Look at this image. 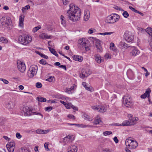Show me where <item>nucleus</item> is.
I'll use <instances>...</instances> for the list:
<instances>
[{
    "mask_svg": "<svg viewBox=\"0 0 152 152\" xmlns=\"http://www.w3.org/2000/svg\"><path fill=\"white\" fill-rule=\"evenodd\" d=\"M53 109V107H48L45 108V110L46 111L49 112L52 110Z\"/></svg>",
    "mask_w": 152,
    "mask_h": 152,
    "instance_id": "obj_48",
    "label": "nucleus"
},
{
    "mask_svg": "<svg viewBox=\"0 0 152 152\" xmlns=\"http://www.w3.org/2000/svg\"><path fill=\"white\" fill-rule=\"evenodd\" d=\"M68 137L69 138L70 142H71L74 140V137L73 136L68 135Z\"/></svg>",
    "mask_w": 152,
    "mask_h": 152,
    "instance_id": "obj_50",
    "label": "nucleus"
},
{
    "mask_svg": "<svg viewBox=\"0 0 152 152\" xmlns=\"http://www.w3.org/2000/svg\"><path fill=\"white\" fill-rule=\"evenodd\" d=\"M37 69L38 67L37 66L35 65L31 66L27 73L28 77L30 78H32L36 75Z\"/></svg>",
    "mask_w": 152,
    "mask_h": 152,
    "instance_id": "obj_6",
    "label": "nucleus"
},
{
    "mask_svg": "<svg viewBox=\"0 0 152 152\" xmlns=\"http://www.w3.org/2000/svg\"><path fill=\"white\" fill-rule=\"evenodd\" d=\"M101 121H102L101 118L99 117L97 115V117L95 118L94 123V124L96 125L99 124V123Z\"/></svg>",
    "mask_w": 152,
    "mask_h": 152,
    "instance_id": "obj_27",
    "label": "nucleus"
},
{
    "mask_svg": "<svg viewBox=\"0 0 152 152\" xmlns=\"http://www.w3.org/2000/svg\"><path fill=\"white\" fill-rule=\"evenodd\" d=\"M72 106V104L71 103H68L67 104L66 103L65 106L67 109H69L71 108Z\"/></svg>",
    "mask_w": 152,
    "mask_h": 152,
    "instance_id": "obj_45",
    "label": "nucleus"
},
{
    "mask_svg": "<svg viewBox=\"0 0 152 152\" xmlns=\"http://www.w3.org/2000/svg\"><path fill=\"white\" fill-rule=\"evenodd\" d=\"M112 132L111 131H106L104 132L103 133V134L105 136H106L107 135H108L110 134H112Z\"/></svg>",
    "mask_w": 152,
    "mask_h": 152,
    "instance_id": "obj_38",
    "label": "nucleus"
},
{
    "mask_svg": "<svg viewBox=\"0 0 152 152\" xmlns=\"http://www.w3.org/2000/svg\"><path fill=\"white\" fill-rule=\"evenodd\" d=\"M39 63L43 65H47V66H53L50 64H48L46 61L44 59H42L40 60Z\"/></svg>",
    "mask_w": 152,
    "mask_h": 152,
    "instance_id": "obj_30",
    "label": "nucleus"
},
{
    "mask_svg": "<svg viewBox=\"0 0 152 152\" xmlns=\"http://www.w3.org/2000/svg\"><path fill=\"white\" fill-rule=\"evenodd\" d=\"M92 40L93 43L95 44V45L97 48V51L98 52H101L102 51V49L100 44V41L96 38H92Z\"/></svg>",
    "mask_w": 152,
    "mask_h": 152,
    "instance_id": "obj_9",
    "label": "nucleus"
},
{
    "mask_svg": "<svg viewBox=\"0 0 152 152\" xmlns=\"http://www.w3.org/2000/svg\"><path fill=\"white\" fill-rule=\"evenodd\" d=\"M75 126H77L78 127H80L81 128H84L86 127H90L91 128L93 127L91 125H85L83 124H75Z\"/></svg>",
    "mask_w": 152,
    "mask_h": 152,
    "instance_id": "obj_24",
    "label": "nucleus"
},
{
    "mask_svg": "<svg viewBox=\"0 0 152 152\" xmlns=\"http://www.w3.org/2000/svg\"><path fill=\"white\" fill-rule=\"evenodd\" d=\"M120 45L124 48H127L128 47V45L124 42L121 41L120 42Z\"/></svg>",
    "mask_w": 152,
    "mask_h": 152,
    "instance_id": "obj_31",
    "label": "nucleus"
},
{
    "mask_svg": "<svg viewBox=\"0 0 152 152\" xmlns=\"http://www.w3.org/2000/svg\"><path fill=\"white\" fill-rule=\"evenodd\" d=\"M48 144L47 143H45L44 144V146L45 148L46 149L47 148L48 150H49V149L48 148Z\"/></svg>",
    "mask_w": 152,
    "mask_h": 152,
    "instance_id": "obj_64",
    "label": "nucleus"
},
{
    "mask_svg": "<svg viewBox=\"0 0 152 152\" xmlns=\"http://www.w3.org/2000/svg\"><path fill=\"white\" fill-rule=\"evenodd\" d=\"M42 85L40 82H37L36 83V86L38 88H40L42 87Z\"/></svg>",
    "mask_w": 152,
    "mask_h": 152,
    "instance_id": "obj_42",
    "label": "nucleus"
},
{
    "mask_svg": "<svg viewBox=\"0 0 152 152\" xmlns=\"http://www.w3.org/2000/svg\"><path fill=\"white\" fill-rule=\"evenodd\" d=\"M54 77L53 76H51L49 78L46 79V80L47 81H49L50 82H51L53 81V80L54 79Z\"/></svg>",
    "mask_w": 152,
    "mask_h": 152,
    "instance_id": "obj_47",
    "label": "nucleus"
},
{
    "mask_svg": "<svg viewBox=\"0 0 152 152\" xmlns=\"http://www.w3.org/2000/svg\"><path fill=\"white\" fill-rule=\"evenodd\" d=\"M0 41L2 43H6L8 42V40L7 39L4 37L0 38Z\"/></svg>",
    "mask_w": 152,
    "mask_h": 152,
    "instance_id": "obj_34",
    "label": "nucleus"
},
{
    "mask_svg": "<svg viewBox=\"0 0 152 152\" xmlns=\"http://www.w3.org/2000/svg\"><path fill=\"white\" fill-rule=\"evenodd\" d=\"M64 142L65 143H68L70 142L69 138L68 137V136H67L66 137H64L63 139Z\"/></svg>",
    "mask_w": 152,
    "mask_h": 152,
    "instance_id": "obj_40",
    "label": "nucleus"
},
{
    "mask_svg": "<svg viewBox=\"0 0 152 152\" xmlns=\"http://www.w3.org/2000/svg\"><path fill=\"white\" fill-rule=\"evenodd\" d=\"M63 2L64 5H66L68 3L67 0H63Z\"/></svg>",
    "mask_w": 152,
    "mask_h": 152,
    "instance_id": "obj_62",
    "label": "nucleus"
},
{
    "mask_svg": "<svg viewBox=\"0 0 152 152\" xmlns=\"http://www.w3.org/2000/svg\"><path fill=\"white\" fill-rule=\"evenodd\" d=\"M146 32L150 35L152 36V28H147Z\"/></svg>",
    "mask_w": 152,
    "mask_h": 152,
    "instance_id": "obj_37",
    "label": "nucleus"
},
{
    "mask_svg": "<svg viewBox=\"0 0 152 152\" xmlns=\"http://www.w3.org/2000/svg\"><path fill=\"white\" fill-rule=\"evenodd\" d=\"M104 57L105 58H107V59H110L111 58V57H110L109 56V54L108 53H106L104 55Z\"/></svg>",
    "mask_w": 152,
    "mask_h": 152,
    "instance_id": "obj_55",
    "label": "nucleus"
},
{
    "mask_svg": "<svg viewBox=\"0 0 152 152\" xmlns=\"http://www.w3.org/2000/svg\"><path fill=\"white\" fill-rule=\"evenodd\" d=\"M0 22L2 26L6 27L11 25L12 20L9 17H3L0 20Z\"/></svg>",
    "mask_w": 152,
    "mask_h": 152,
    "instance_id": "obj_8",
    "label": "nucleus"
},
{
    "mask_svg": "<svg viewBox=\"0 0 152 152\" xmlns=\"http://www.w3.org/2000/svg\"><path fill=\"white\" fill-rule=\"evenodd\" d=\"M84 117L89 121H92L93 120L92 118L86 114H84L83 115Z\"/></svg>",
    "mask_w": 152,
    "mask_h": 152,
    "instance_id": "obj_36",
    "label": "nucleus"
},
{
    "mask_svg": "<svg viewBox=\"0 0 152 152\" xmlns=\"http://www.w3.org/2000/svg\"><path fill=\"white\" fill-rule=\"evenodd\" d=\"M48 48L52 54H53L56 57H58V55L54 49L51 48L50 47H48Z\"/></svg>",
    "mask_w": 152,
    "mask_h": 152,
    "instance_id": "obj_28",
    "label": "nucleus"
},
{
    "mask_svg": "<svg viewBox=\"0 0 152 152\" xmlns=\"http://www.w3.org/2000/svg\"><path fill=\"white\" fill-rule=\"evenodd\" d=\"M128 77L130 79H132L134 76V74L133 71L130 69L128 70L126 73Z\"/></svg>",
    "mask_w": 152,
    "mask_h": 152,
    "instance_id": "obj_18",
    "label": "nucleus"
},
{
    "mask_svg": "<svg viewBox=\"0 0 152 152\" xmlns=\"http://www.w3.org/2000/svg\"><path fill=\"white\" fill-rule=\"evenodd\" d=\"M94 56L95 61L98 63L100 64L101 62H102L104 61L103 58L99 55L96 54L94 55Z\"/></svg>",
    "mask_w": 152,
    "mask_h": 152,
    "instance_id": "obj_15",
    "label": "nucleus"
},
{
    "mask_svg": "<svg viewBox=\"0 0 152 152\" xmlns=\"http://www.w3.org/2000/svg\"><path fill=\"white\" fill-rule=\"evenodd\" d=\"M123 15L125 18H127L129 17V14L127 11H125L123 13Z\"/></svg>",
    "mask_w": 152,
    "mask_h": 152,
    "instance_id": "obj_44",
    "label": "nucleus"
},
{
    "mask_svg": "<svg viewBox=\"0 0 152 152\" xmlns=\"http://www.w3.org/2000/svg\"><path fill=\"white\" fill-rule=\"evenodd\" d=\"M134 36L130 32H126L124 35V39L128 42H130L132 41L134 39Z\"/></svg>",
    "mask_w": 152,
    "mask_h": 152,
    "instance_id": "obj_11",
    "label": "nucleus"
},
{
    "mask_svg": "<svg viewBox=\"0 0 152 152\" xmlns=\"http://www.w3.org/2000/svg\"><path fill=\"white\" fill-rule=\"evenodd\" d=\"M140 53V51L137 48H134L130 52V54L132 56H135L138 55Z\"/></svg>",
    "mask_w": 152,
    "mask_h": 152,
    "instance_id": "obj_17",
    "label": "nucleus"
},
{
    "mask_svg": "<svg viewBox=\"0 0 152 152\" xmlns=\"http://www.w3.org/2000/svg\"><path fill=\"white\" fill-rule=\"evenodd\" d=\"M113 140L116 143H118V140L116 137H114L113 138Z\"/></svg>",
    "mask_w": 152,
    "mask_h": 152,
    "instance_id": "obj_58",
    "label": "nucleus"
},
{
    "mask_svg": "<svg viewBox=\"0 0 152 152\" xmlns=\"http://www.w3.org/2000/svg\"><path fill=\"white\" fill-rule=\"evenodd\" d=\"M22 113L23 114L24 113V115L25 116L36 115H40L41 116L42 118L43 117V115L39 113L32 112V110L31 109H30L28 106H25L23 107Z\"/></svg>",
    "mask_w": 152,
    "mask_h": 152,
    "instance_id": "obj_4",
    "label": "nucleus"
},
{
    "mask_svg": "<svg viewBox=\"0 0 152 152\" xmlns=\"http://www.w3.org/2000/svg\"><path fill=\"white\" fill-rule=\"evenodd\" d=\"M131 140V139H126L125 141V144L129 148L130 146Z\"/></svg>",
    "mask_w": 152,
    "mask_h": 152,
    "instance_id": "obj_33",
    "label": "nucleus"
},
{
    "mask_svg": "<svg viewBox=\"0 0 152 152\" xmlns=\"http://www.w3.org/2000/svg\"><path fill=\"white\" fill-rule=\"evenodd\" d=\"M151 92V90L149 88H148L145 92L141 96V97L142 99H145L147 96L148 98L150 97V94Z\"/></svg>",
    "mask_w": 152,
    "mask_h": 152,
    "instance_id": "obj_16",
    "label": "nucleus"
},
{
    "mask_svg": "<svg viewBox=\"0 0 152 152\" xmlns=\"http://www.w3.org/2000/svg\"><path fill=\"white\" fill-rule=\"evenodd\" d=\"M15 106V103L12 101L10 102L7 104V107L10 109H13Z\"/></svg>",
    "mask_w": 152,
    "mask_h": 152,
    "instance_id": "obj_26",
    "label": "nucleus"
},
{
    "mask_svg": "<svg viewBox=\"0 0 152 152\" xmlns=\"http://www.w3.org/2000/svg\"><path fill=\"white\" fill-rule=\"evenodd\" d=\"M85 88L86 90L90 92H92L94 91L93 88L91 87H87V86Z\"/></svg>",
    "mask_w": 152,
    "mask_h": 152,
    "instance_id": "obj_39",
    "label": "nucleus"
},
{
    "mask_svg": "<svg viewBox=\"0 0 152 152\" xmlns=\"http://www.w3.org/2000/svg\"><path fill=\"white\" fill-rule=\"evenodd\" d=\"M110 49L115 52H116L117 51V49L115 46L114 47H113L112 48H110Z\"/></svg>",
    "mask_w": 152,
    "mask_h": 152,
    "instance_id": "obj_63",
    "label": "nucleus"
},
{
    "mask_svg": "<svg viewBox=\"0 0 152 152\" xmlns=\"http://www.w3.org/2000/svg\"><path fill=\"white\" fill-rule=\"evenodd\" d=\"M0 80L3 81L5 84H7L9 83V81L8 80L3 78H0Z\"/></svg>",
    "mask_w": 152,
    "mask_h": 152,
    "instance_id": "obj_49",
    "label": "nucleus"
},
{
    "mask_svg": "<svg viewBox=\"0 0 152 152\" xmlns=\"http://www.w3.org/2000/svg\"><path fill=\"white\" fill-rule=\"evenodd\" d=\"M71 107L74 110H76L77 111L78 110V108L77 107L74 106L72 104V106Z\"/></svg>",
    "mask_w": 152,
    "mask_h": 152,
    "instance_id": "obj_56",
    "label": "nucleus"
},
{
    "mask_svg": "<svg viewBox=\"0 0 152 152\" xmlns=\"http://www.w3.org/2000/svg\"><path fill=\"white\" fill-rule=\"evenodd\" d=\"M24 15H21L19 18V25L20 26L22 27L23 25V21L24 20Z\"/></svg>",
    "mask_w": 152,
    "mask_h": 152,
    "instance_id": "obj_23",
    "label": "nucleus"
},
{
    "mask_svg": "<svg viewBox=\"0 0 152 152\" xmlns=\"http://www.w3.org/2000/svg\"><path fill=\"white\" fill-rule=\"evenodd\" d=\"M91 108L94 110H97L98 111V110L99 109V107H97L95 106H92Z\"/></svg>",
    "mask_w": 152,
    "mask_h": 152,
    "instance_id": "obj_57",
    "label": "nucleus"
},
{
    "mask_svg": "<svg viewBox=\"0 0 152 152\" xmlns=\"http://www.w3.org/2000/svg\"><path fill=\"white\" fill-rule=\"evenodd\" d=\"M39 102H45L47 100L46 99L43 97H37L36 99Z\"/></svg>",
    "mask_w": 152,
    "mask_h": 152,
    "instance_id": "obj_32",
    "label": "nucleus"
},
{
    "mask_svg": "<svg viewBox=\"0 0 152 152\" xmlns=\"http://www.w3.org/2000/svg\"><path fill=\"white\" fill-rule=\"evenodd\" d=\"M135 124L134 121H131V119H130L129 120H125L123 122L121 126H130Z\"/></svg>",
    "mask_w": 152,
    "mask_h": 152,
    "instance_id": "obj_14",
    "label": "nucleus"
},
{
    "mask_svg": "<svg viewBox=\"0 0 152 152\" xmlns=\"http://www.w3.org/2000/svg\"><path fill=\"white\" fill-rule=\"evenodd\" d=\"M90 18V12L88 10H86L84 12V19L85 21L88 20Z\"/></svg>",
    "mask_w": 152,
    "mask_h": 152,
    "instance_id": "obj_20",
    "label": "nucleus"
},
{
    "mask_svg": "<svg viewBox=\"0 0 152 152\" xmlns=\"http://www.w3.org/2000/svg\"><path fill=\"white\" fill-rule=\"evenodd\" d=\"M92 72L90 70L83 69L82 70L81 73L80 74V77L82 79H84L85 77H87Z\"/></svg>",
    "mask_w": 152,
    "mask_h": 152,
    "instance_id": "obj_10",
    "label": "nucleus"
},
{
    "mask_svg": "<svg viewBox=\"0 0 152 152\" xmlns=\"http://www.w3.org/2000/svg\"><path fill=\"white\" fill-rule=\"evenodd\" d=\"M78 47L81 50L85 48L86 51L90 50L91 49L89 41L86 38L79 39L78 42Z\"/></svg>",
    "mask_w": 152,
    "mask_h": 152,
    "instance_id": "obj_2",
    "label": "nucleus"
},
{
    "mask_svg": "<svg viewBox=\"0 0 152 152\" xmlns=\"http://www.w3.org/2000/svg\"><path fill=\"white\" fill-rule=\"evenodd\" d=\"M41 28L40 26H38L34 27L33 29V31L34 32L37 31L38 30Z\"/></svg>",
    "mask_w": 152,
    "mask_h": 152,
    "instance_id": "obj_43",
    "label": "nucleus"
},
{
    "mask_svg": "<svg viewBox=\"0 0 152 152\" xmlns=\"http://www.w3.org/2000/svg\"><path fill=\"white\" fill-rule=\"evenodd\" d=\"M59 67L62 68L64 69L65 70H66V67L65 65H61L59 66Z\"/></svg>",
    "mask_w": 152,
    "mask_h": 152,
    "instance_id": "obj_60",
    "label": "nucleus"
},
{
    "mask_svg": "<svg viewBox=\"0 0 152 152\" xmlns=\"http://www.w3.org/2000/svg\"><path fill=\"white\" fill-rule=\"evenodd\" d=\"M99 107V109L98 110V112L103 113L106 112L107 109L104 106H101Z\"/></svg>",
    "mask_w": 152,
    "mask_h": 152,
    "instance_id": "obj_29",
    "label": "nucleus"
},
{
    "mask_svg": "<svg viewBox=\"0 0 152 152\" xmlns=\"http://www.w3.org/2000/svg\"><path fill=\"white\" fill-rule=\"evenodd\" d=\"M36 133L39 134H43V133H44V132H43V130L41 129H38L36 131Z\"/></svg>",
    "mask_w": 152,
    "mask_h": 152,
    "instance_id": "obj_41",
    "label": "nucleus"
},
{
    "mask_svg": "<svg viewBox=\"0 0 152 152\" xmlns=\"http://www.w3.org/2000/svg\"><path fill=\"white\" fill-rule=\"evenodd\" d=\"M138 118L137 117H135L134 120L131 119V121H134L135 122V124L137 123V121H138Z\"/></svg>",
    "mask_w": 152,
    "mask_h": 152,
    "instance_id": "obj_61",
    "label": "nucleus"
},
{
    "mask_svg": "<svg viewBox=\"0 0 152 152\" xmlns=\"http://www.w3.org/2000/svg\"><path fill=\"white\" fill-rule=\"evenodd\" d=\"M16 136L18 139H20L22 137V136L20 134V133L18 132H17L16 133Z\"/></svg>",
    "mask_w": 152,
    "mask_h": 152,
    "instance_id": "obj_51",
    "label": "nucleus"
},
{
    "mask_svg": "<svg viewBox=\"0 0 152 152\" xmlns=\"http://www.w3.org/2000/svg\"><path fill=\"white\" fill-rule=\"evenodd\" d=\"M40 56L42 58L46 59H48V57L47 56L45 55L42 53L41 54V55H40Z\"/></svg>",
    "mask_w": 152,
    "mask_h": 152,
    "instance_id": "obj_52",
    "label": "nucleus"
},
{
    "mask_svg": "<svg viewBox=\"0 0 152 152\" xmlns=\"http://www.w3.org/2000/svg\"><path fill=\"white\" fill-rule=\"evenodd\" d=\"M120 17L116 14H112L107 16L106 20V22L108 23H114L118 20Z\"/></svg>",
    "mask_w": 152,
    "mask_h": 152,
    "instance_id": "obj_5",
    "label": "nucleus"
},
{
    "mask_svg": "<svg viewBox=\"0 0 152 152\" xmlns=\"http://www.w3.org/2000/svg\"><path fill=\"white\" fill-rule=\"evenodd\" d=\"M129 8L132 11H133L134 12H137V10H136L134 8H133L131 6H129Z\"/></svg>",
    "mask_w": 152,
    "mask_h": 152,
    "instance_id": "obj_53",
    "label": "nucleus"
},
{
    "mask_svg": "<svg viewBox=\"0 0 152 152\" xmlns=\"http://www.w3.org/2000/svg\"><path fill=\"white\" fill-rule=\"evenodd\" d=\"M32 40L31 36L27 35L24 37L21 36L19 38V41L22 44L26 45L29 43Z\"/></svg>",
    "mask_w": 152,
    "mask_h": 152,
    "instance_id": "obj_7",
    "label": "nucleus"
},
{
    "mask_svg": "<svg viewBox=\"0 0 152 152\" xmlns=\"http://www.w3.org/2000/svg\"><path fill=\"white\" fill-rule=\"evenodd\" d=\"M69 151L68 152H77V147L76 146L72 145L70 147V148H69Z\"/></svg>",
    "mask_w": 152,
    "mask_h": 152,
    "instance_id": "obj_22",
    "label": "nucleus"
},
{
    "mask_svg": "<svg viewBox=\"0 0 152 152\" xmlns=\"http://www.w3.org/2000/svg\"><path fill=\"white\" fill-rule=\"evenodd\" d=\"M138 146V143L137 142L133 140H131L130 146L129 148L130 149L135 148Z\"/></svg>",
    "mask_w": 152,
    "mask_h": 152,
    "instance_id": "obj_19",
    "label": "nucleus"
},
{
    "mask_svg": "<svg viewBox=\"0 0 152 152\" xmlns=\"http://www.w3.org/2000/svg\"><path fill=\"white\" fill-rule=\"evenodd\" d=\"M72 58L73 60L76 61H78L79 62H81L83 60V58L80 56L77 55H74L73 56Z\"/></svg>",
    "mask_w": 152,
    "mask_h": 152,
    "instance_id": "obj_21",
    "label": "nucleus"
},
{
    "mask_svg": "<svg viewBox=\"0 0 152 152\" xmlns=\"http://www.w3.org/2000/svg\"><path fill=\"white\" fill-rule=\"evenodd\" d=\"M67 117L70 119L72 120H75V117L72 115L69 114L68 115Z\"/></svg>",
    "mask_w": 152,
    "mask_h": 152,
    "instance_id": "obj_46",
    "label": "nucleus"
},
{
    "mask_svg": "<svg viewBox=\"0 0 152 152\" xmlns=\"http://www.w3.org/2000/svg\"><path fill=\"white\" fill-rule=\"evenodd\" d=\"M39 37L42 39H49L50 38V36L47 35L45 33H42L39 35Z\"/></svg>",
    "mask_w": 152,
    "mask_h": 152,
    "instance_id": "obj_25",
    "label": "nucleus"
},
{
    "mask_svg": "<svg viewBox=\"0 0 152 152\" xmlns=\"http://www.w3.org/2000/svg\"><path fill=\"white\" fill-rule=\"evenodd\" d=\"M38 146L37 145L34 148V151L35 152H39L38 151Z\"/></svg>",
    "mask_w": 152,
    "mask_h": 152,
    "instance_id": "obj_59",
    "label": "nucleus"
},
{
    "mask_svg": "<svg viewBox=\"0 0 152 152\" xmlns=\"http://www.w3.org/2000/svg\"><path fill=\"white\" fill-rule=\"evenodd\" d=\"M69 9L67 10L66 15L70 20L76 22L79 20L80 17L81 12L80 9L73 4L69 5Z\"/></svg>",
    "mask_w": 152,
    "mask_h": 152,
    "instance_id": "obj_1",
    "label": "nucleus"
},
{
    "mask_svg": "<svg viewBox=\"0 0 152 152\" xmlns=\"http://www.w3.org/2000/svg\"><path fill=\"white\" fill-rule=\"evenodd\" d=\"M103 151V152H113L112 150L107 149H105Z\"/></svg>",
    "mask_w": 152,
    "mask_h": 152,
    "instance_id": "obj_54",
    "label": "nucleus"
},
{
    "mask_svg": "<svg viewBox=\"0 0 152 152\" xmlns=\"http://www.w3.org/2000/svg\"><path fill=\"white\" fill-rule=\"evenodd\" d=\"M15 144L13 141L10 142L6 145L7 148L9 152H13L15 149Z\"/></svg>",
    "mask_w": 152,
    "mask_h": 152,
    "instance_id": "obj_12",
    "label": "nucleus"
},
{
    "mask_svg": "<svg viewBox=\"0 0 152 152\" xmlns=\"http://www.w3.org/2000/svg\"><path fill=\"white\" fill-rule=\"evenodd\" d=\"M65 18L63 16L61 15V23L62 24H63L64 26L65 25L66 21L65 20H64Z\"/></svg>",
    "mask_w": 152,
    "mask_h": 152,
    "instance_id": "obj_35",
    "label": "nucleus"
},
{
    "mask_svg": "<svg viewBox=\"0 0 152 152\" xmlns=\"http://www.w3.org/2000/svg\"><path fill=\"white\" fill-rule=\"evenodd\" d=\"M133 105L131 97L127 95H125L123 98L122 105L124 107L128 108L132 107Z\"/></svg>",
    "mask_w": 152,
    "mask_h": 152,
    "instance_id": "obj_3",
    "label": "nucleus"
},
{
    "mask_svg": "<svg viewBox=\"0 0 152 152\" xmlns=\"http://www.w3.org/2000/svg\"><path fill=\"white\" fill-rule=\"evenodd\" d=\"M18 70L21 72L23 73L26 70V66L23 62L20 61L17 63Z\"/></svg>",
    "mask_w": 152,
    "mask_h": 152,
    "instance_id": "obj_13",
    "label": "nucleus"
}]
</instances>
